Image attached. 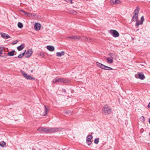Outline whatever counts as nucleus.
I'll list each match as a JSON object with an SVG mask.
<instances>
[{
	"label": "nucleus",
	"instance_id": "nucleus-19",
	"mask_svg": "<svg viewBox=\"0 0 150 150\" xmlns=\"http://www.w3.org/2000/svg\"><path fill=\"white\" fill-rule=\"evenodd\" d=\"M25 46L23 44H21L17 47V49L18 51L22 50L24 47Z\"/></svg>",
	"mask_w": 150,
	"mask_h": 150
},
{
	"label": "nucleus",
	"instance_id": "nucleus-16",
	"mask_svg": "<svg viewBox=\"0 0 150 150\" xmlns=\"http://www.w3.org/2000/svg\"><path fill=\"white\" fill-rule=\"evenodd\" d=\"M139 8L137 7L134 12V15H138L139 11Z\"/></svg>",
	"mask_w": 150,
	"mask_h": 150
},
{
	"label": "nucleus",
	"instance_id": "nucleus-23",
	"mask_svg": "<svg viewBox=\"0 0 150 150\" xmlns=\"http://www.w3.org/2000/svg\"><path fill=\"white\" fill-rule=\"evenodd\" d=\"M15 51L14 50H13L10 52H9L8 53V55L10 56H12L14 55V53Z\"/></svg>",
	"mask_w": 150,
	"mask_h": 150
},
{
	"label": "nucleus",
	"instance_id": "nucleus-40",
	"mask_svg": "<svg viewBox=\"0 0 150 150\" xmlns=\"http://www.w3.org/2000/svg\"><path fill=\"white\" fill-rule=\"evenodd\" d=\"M142 120H143V121H144V116H142Z\"/></svg>",
	"mask_w": 150,
	"mask_h": 150
},
{
	"label": "nucleus",
	"instance_id": "nucleus-36",
	"mask_svg": "<svg viewBox=\"0 0 150 150\" xmlns=\"http://www.w3.org/2000/svg\"><path fill=\"white\" fill-rule=\"evenodd\" d=\"M66 1L67 2H70L71 4H72V0H64Z\"/></svg>",
	"mask_w": 150,
	"mask_h": 150
},
{
	"label": "nucleus",
	"instance_id": "nucleus-39",
	"mask_svg": "<svg viewBox=\"0 0 150 150\" xmlns=\"http://www.w3.org/2000/svg\"><path fill=\"white\" fill-rule=\"evenodd\" d=\"M20 11L24 13L25 14L26 13V12L23 10H20Z\"/></svg>",
	"mask_w": 150,
	"mask_h": 150
},
{
	"label": "nucleus",
	"instance_id": "nucleus-14",
	"mask_svg": "<svg viewBox=\"0 0 150 150\" xmlns=\"http://www.w3.org/2000/svg\"><path fill=\"white\" fill-rule=\"evenodd\" d=\"M44 108L45 109V111L44 112V114L43 115V116L46 115L47 112L49 110V107L48 106H46V105L44 106Z\"/></svg>",
	"mask_w": 150,
	"mask_h": 150
},
{
	"label": "nucleus",
	"instance_id": "nucleus-44",
	"mask_svg": "<svg viewBox=\"0 0 150 150\" xmlns=\"http://www.w3.org/2000/svg\"><path fill=\"white\" fill-rule=\"evenodd\" d=\"M149 124H150V118H149Z\"/></svg>",
	"mask_w": 150,
	"mask_h": 150
},
{
	"label": "nucleus",
	"instance_id": "nucleus-6",
	"mask_svg": "<svg viewBox=\"0 0 150 150\" xmlns=\"http://www.w3.org/2000/svg\"><path fill=\"white\" fill-rule=\"evenodd\" d=\"M92 138V135H88L86 137V143L88 145H90L92 142L91 139Z\"/></svg>",
	"mask_w": 150,
	"mask_h": 150
},
{
	"label": "nucleus",
	"instance_id": "nucleus-20",
	"mask_svg": "<svg viewBox=\"0 0 150 150\" xmlns=\"http://www.w3.org/2000/svg\"><path fill=\"white\" fill-rule=\"evenodd\" d=\"M64 54V51H62L61 52H57L56 53V55L57 56L60 57Z\"/></svg>",
	"mask_w": 150,
	"mask_h": 150
},
{
	"label": "nucleus",
	"instance_id": "nucleus-2",
	"mask_svg": "<svg viewBox=\"0 0 150 150\" xmlns=\"http://www.w3.org/2000/svg\"><path fill=\"white\" fill-rule=\"evenodd\" d=\"M109 33L114 37L117 38L119 36V33L116 30H109Z\"/></svg>",
	"mask_w": 150,
	"mask_h": 150
},
{
	"label": "nucleus",
	"instance_id": "nucleus-25",
	"mask_svg": "<svg viewBox=\"0 0 150 150\" xmlns=\"http://www.w3.org/2000/svg\"><path fill=\"white\" fill-rule=\"evenodd\" d=\"M106 60L108 63H112L113 62V60L109 57L107 58Z\"/></svg>",
	"mask_w": 150,
	"mask_h": 150
},
{
	"label": "nucleus",
	"instance_id": "nucleus-42",
	"mask_svg": "<svg viewBox=\"0 0 150 150\" xmlns=\"http://www.w3.org/2000/svg\"><path fill=\"white\" fill-rule=\"evenodd\" d=\"M148 107L149 108H150V102L149 103L148 105Z\"/></svg>",
	"mask_w": 150,
	"mask_h": 150
},
{
	"label": "nucleus",
	"instance_id": "nucleus-5",
	"mask_svg": "<svg viewBox=\"0 0 150 150\" xmlns=\"http://www.w3.org/2000/svg\"><path fill=\"white\" fill-rule=\"evenodd\" d=\"M57 82L60 83H69L70 82V81L67 80L64 78H57Z\"/></svg>",
	"mask_w": 150,
	"mask_h": 150
},
{
	"label": "nucleus",
	"instance_id": "nucleus-22",
	"mask_svg": "<svg viewBox=\"0 0 150 150\" xmlns=\"http://www.w3.org/2000/svg\"><path fill=\"white\" fill-rule=\"evenodd\" d=\"M111 2L113 4H119L120 2V1L119 0H111Z\"/></svg>",
	"mask_w": 150,
	"mask_h": 150
},
{
	"label": "nucleus",
	"instance_id": "nucleus-8",
	"mask_svg": "<svg viewBox=\"0 0 150 150\" xmlns=\"http://www.w3.org/2000/svg\"><path fill=\"white\" fill-rule=\"evenodd\" d=\"M32 52H33L32 50L29 49L28 50L25 55V58H28L30 57L32 54Z\"/></svg>",
	"mask_w": 150,
	"mask_h": 150
},
{
	"label": "nucleus",
	"instance_id": "nucleus-1",
	"mask_svg": "<svg viewBox=\"0 0 150 150\" xmlns=\"http://www.w3.org/2000/svg\"><path fill=\"white\" fill-rule=\"evenodd\" d=\"M21 72L25 79L27 80H35V78L27 74L25 72L22 70L21 71Z\"/></svg>",
	"mask_w": 150,
	"mask_h": 150
},
{
	"label": "nucleus",
	"instance_id": "nucleus-3",
	"mask_svg": "<svg viewBox=\"0 0 150 150\" xmlns=\"http://www.w3.org/2000/svg\"><path fill=\"white\" fill-rule=\"evenodd\" d=\"M111 112V110L109 108L108 105H105L103 109V112L105 114H109Z\"/></svg>",
	"mask_w": 150,
	"mask_h": 150
},
{
	"label": "nucleus",
	"instance_id": "nucleus-4",
	"mask_svg": "<svg viewBox=\"0 0 150 150\" xmlns=\"http://www.w3.org/2000/svg\"><path fill=\"white\" fill-rule=\"evenodd\" d=\"M144 16H142L141 18L140 21L137 20L136 21V22L135 23V25L136 28H138L140 25L142 24L144 21Z\"/></svg>",
	"mask_w": 150,
	"mask_h": 150
},
{
	"label": "nucleus",
	"instance_id": "nucleus-17",
	"mask_svg": "<svg viewBox=\"0 0 150 150\" xmlns=\"http://www.w3.org/2000/svg\"><path fill=\"white\" fill-rule=\"evenodd\" d=\"M138 20V15H134L132 21H136Z\"/></svg>",
	"mask_w": 150,
	"mask_h": 150
},
{
	"label": "nucleus",
	"instance_id": "nucleus-38",
	"mask_svg": "<svg viewBox=\"0 0 150 150\" xmlns=\"http://www.w3.org/2000/svg\"><path fill=\"white\" fill-rule=\"evenodd\" d=\"M135 77L136 78H139V74H136L135 75Z\"/></svg>",
	"mask_w": 150,
	"mask_h": 150
},
{
	"label": "nucleus",
	"instance_id": "nucleus-45",
	"mask_svg": "<svg viewBox=\"0 0 150 150\" xmlns=\"http://www.w3.org/2000/svg\"><path fill=\"white\" fill-rule=\"evenodd\" d=\"M33 71V70H31V72H32Z\"/></svg>",
	"mask_w": 150,
	"mask_h": 150
},
{
	"label": "nucleus",
	"instance_id": "nucleus-24",
	"mask_svg": "<svg viewBox=\"0 0 150 150\" xmlns=\"http://www.w3.org/2000/svg\"><path fill=\"white\" fill-rule=\"evenodd\" d=\"M69 13L72 14L73 15H75L77 14V12L73 10H69Z\"/></svg>",
	"mask_w": 150,
	"mask_h": 150
},
{
	"label": "nucleus",
	"instance_id": "nucleus-7",
	"mask_svg": "<svg viewBox=\"0 0 150 150\" xmlns=\"http://www.w3.org/2000/svg\"><path fill=\"white\" fill-rule=\"evenodd\" d=\"M59 130V129L58 128H49L48 133H51L57 132Z\"/></svg>",
	"mask_w": 150,
	"mask_h": 150
},
{
	"label": "nucleus",
	"instance_id": "nucleus-28",
	"mask_svg": "<svg viewBox=\"0 0 150 150\" xmlns=\"http://www.w3.org/2000/svg\"><path fill=\"white\" fill-rule=\"evenodd\" d=\"M6 145L5 142L4 141H2L0 143V146L2 147H4Z\"/></svg>",
	"mask_w": 150,
	"mask_h": 150
},
{
	"label": "nucleus",
	"instance_id": "nucleus-48",
	"mask_svg": "<svg viewBox=\"0 0 150 150\" xmlns=\"http://www.w3.org/2000/svg\"><path fill=\"white\" fill-rule=\"evenodd\" d=\"M137 30H139V29H138Z\"/></svg>",
	"mask_w": 150,
	"mask_h": 150
},
{
	"label": "nucleus",
	"instance_id": "nucleus-46",
	"mask_svg": "<svg viewBox=\"0 0 150 150\" xmlns=\"http://www.w3.org/2000/svg\"><path fill=\"white\" fill-rule=\"evenodd\" d=\"M18 57H14L15 58H16Z\"/></svg>",
	"mask_w": 150,
	"mask_h": 150
},
{
	"label": "nucleus",
	"instance_id": "nucleus-10",
	"mask_svg": "<svg viewBox=\"0 0 150 150\" xmlns=\"http://www.w3.org/2000/svg\"><path fill=\"white\" fill-rule=\"evenodd\" d=\"M80 40L82 41H87L88 42H91V40L90 38H88L84 36H83L82 38H81Z\"/></svg>",
	"mask_w": 150,
	"mask_h": 150
},
{
	"label": "nucleus",
	"instance_id": "nucleus-21",
	"mask_svg": "<svg viewBox=\"0 0 150 150\" xmlns=\"http://www.w3.org/2000/svg\"><path fill=\"white\" fill-rule=\"evenodd\" d=\"M103 69H104L107 70H114L112 68L105 65L104 66V68H103Z\"/></svg>",
	"mask_w": 150,
	"mask_h": 150
},
{
	"label": "nucleus",
	"instance_id": "nucleus-12",
	"mask_svg": "<svg viewBox=\"0 0 150 150\" xmlns=\"http://www.w3.org/2000/svg\"><path fill=\"white\" fill-rule=\"evenodd\" d=\"M138 74H139V78L140 79L143 80L145 78V76L143 72H138Z\"/></svg>",
	"mask_w": 150,
	"mask_h": 150
},
{
	"label": "nucleus",
	"instance_id": "nucleus-29",
	"mask_svg": "<svg viewBox=\"0 0 150 150\" xmlns=\"http://www.w3.org/2000/svg\"><path fill=\"white\" fill-rule=\"evenodd\" d=\"M26 52V50H25V51L22 54H20L18 56V57L19 58H21L25 54V52Z\"/></svg>",
	"mask_w": 150,
	"mask_h": 150
},
{
	"label": "nucleus",
	"instance_id": "nucleus-35",
	"mask_svg": "<svg viewBox=\"0 0 150 150\" xmlns=\"http://www.w3.org/2000/svg\"><path fill=\"white\" fill-rule=\"evenodd\" d=\"M57 82V78L54 79L52 81V83H55Z\"/></svg>",
	"mask_w": 150,
	"mask_h": 150
},
{
	"label": "nucleus",
	"instance_id": "nucleus-18",
	"mask_svg": "<svg viewBox=\"0 0 150 150\" xmlns=\"http://www.w3.org/2000/svg\"><path fill=\"white\" fill-rule=\"evenodd\" d=\"M96 65L98 67H99L102 69H103V68H104L105 65L98 62H96Z\"/></svg>",
	"mask_w": 150,
	"mask_h": 150
},
{
	"label": "nucleus",
	"instance_id": "nucleus-15",
	"mask_svg": "<svg viewBox=\"0 0 150 150\" xmlns=\"http://www.w3.org/2000/svg\"><path fill=\"white\" fill-rule=\"evenodd\" d=\"M47 48L48 50L51 52L54 51V47L52 46H47Z\"/></svg>",
	"mask_w": 150,
	"mask_h": 150
},
{
	"label": "nucleus",
	"instance_id": "nucleus-26",
	"mask_svg": "<svg viewBox=\"0 0 150 150\" xmlns=\"http://www.w3.org/2000/svg\"><path fill=\"white\" fill-rule=\"evenodd\" d=\"M109 55L110 56V58L113 59L115 56V55L114 53H110L109 54Z\"/></svg>",
	"mask_w": 150,
	"mask_h": 150
},
{
	"label": "nucleus",
	"instance_id": "nucleus-34",
	"mask_svg": "<svg viewBox=\"0 0 150 150\" xmlns=\"http://www.w3.org/2000/svg\"><path fill=\"white\" fill-rule=\"evenodd\" d=\"M25 15H26L28 16H31V14L30 13L27 12H26Z\"/></svg>",
	"mask_w": 150,
	"mask_h": 150
},
{
	"label": "nucleus",
	"instance_id": "nucleus-43",
	"mask_svg": "<svg viewBox=\"0 0 150 150\" xmlns=\"http://www.w3.org/2000/svg\"><path fill=\"white\" fill-rule=\"evenodd\" d=\"M44 129H42V133L44 132Z\"/></svg>",
	"mask_w": 150,
	"mask_h": 150
},
{
	"label": "nucleus",
	"instance_id": "nucleus-47",
	"mask_svg": "<svg viewBox=\"0 0 150 150\" xmlns=\"http://www.w3.org/2000/svg\"><path fill=\"white\" fill-rule=\"evenodd\" d=\"M1 56L2 57H3V56H1V55H0V57Z\"/></svg>",
	"mask_w": 150,
	"mask_h": 150
},
{
	"label": "nucleus",
	"instance_id": "nucleus-31",
	"mask_svg": "<svg viewBox=\"0 0 150 150\" xmlns=\"http://www.w3.org/2000/svg\"><path fill=\"white\" fill-rule=\"evenodd\" d=\"M43 129H44V132L48 133L49 128H44L43 127Z\"/></svg>",
	"mask_w": 150,
	"mask_h": 150
},
{
	"label": "nucleus",
	"instance_id": "nucleus-33",
	"mask_svg": "<svg viewBox=\"0 0 150 150\" xmlns=\"http://www.w3.org/2000/svg\"><path fill=\"white\" fill-rule=\"evenodd\" d=\"M43 127H40L38 129V130L40 132L42 133V129H43Z\"/></svg>",
	"mask_w": 150,
	"mask_h": 150
},
{
	"label": "nucleus",
	"instance_id": "nucleus-30",
	"mask_svg": "<svg viewBox=\"0 0 150 150\" xmlns=\"http://www.w3.org/2000/svg\"><path fill=\"white\" fill-rule=\"evenodd\" d=\"M18 26L20 28H21L23 27V24L20 22H18Z\"/></svg>",
	"mask_w": 150,
	"mask_h": 150
},
{
	"label": "nucleus",
	"instance_id": "nucleus-27",
	"mask_svg": "<svg viewBox=\"0 0 150 150\" xmlns=\"http://www.w3.org/2000/svg\"><path fill=\"white\" fill-rule=\"evenodd\" d=\"M5 49L4 48L0 47V54H2L3 52H5Z\"/></svg>",
	"mask_w": 150,
	"mask_h": 150
},
{
	"label": "nucleus",
	"instance_id": "nucleus-37",
	"mask_svg": "<svg viewBox=\"0 0 150 150\" xmlns=\"http://www.w3.org/2000/svg\"><path fill=\"white\" fill-rule=\"evenodd\" d=\"M18 42V41L17 40H15L14 41H13V43H12L11 44L13 45H15V44H16Z\"/></svg>",
	"mask_w": 150,
	"mask_h": 150
},
{
	"label": "nucleus",
	"instance_id": "nucleus-32",
	"mask_svg": "<svg viewBox=\"0 0 150 150\" xmlns=\"http://www.w3.org/2000/svg\"><path fill=\"white\" fill-rule=\"evenodd\" d=\"M99 139L98 138H96L94 141V142L95 144H97L99 142Z\"/></svg>",
	"mask_w": 150,
	"mask_h": 150
},
{
	"label": "nucleus",
	"instance_id": "nucleus-13",
	"mask_svg": "<svg viewBox=\"0 0 150 150\" xmlns=\"http://www.w3.org/2000/svg\"><path fill=\"white\" fill-rule=\"evenodd\" d=\"M68 38L72 39L74 40H80L81 38V37L79 36H73L72 37H67Z\"/></svg>",
	"mask_w": 150,
	"mask_h": 150
},
{
	"label": "nucleus",
	"instance_id": "nucleus-41",
	"mask_svg": "<svg viewBox=\"0 0 150 150\" xmlns=\"http://www.w3.org/2000/svg\"><path fill=\"white\" fill-rule=\"evenodd\" d=\"M62 91L64 92V93H66V90L64 89H62Z\"/></svg>",
	"mask_w": 150,
	"mask_h": 150
},
{
	"label": "nucleus",
	"instance_id": "nucleus-11",
	"mask_svg": "<svg viewBox=\"0 0 150 150\" xmlns=\"http://www.w3.org/2000/svg\"><path fill=\"white\" fill-rule=\"evenodd\" d=\"M1 37L4 39H8L10 38L9 35L5 33H1Z\"/></svg>",
	"mask_w": 150,
	"mask_h": 150
},
{
	"label": "nucleus",
	"instance_id": "nucleus-9",
	"mask_svg": "<svg viewBox=\"0 0 150 150\" xmlns=\"http://www.w3.org/2000/svg\"><path fill=\"white\" fill-rule=\"evenodd\" d=\"M34 28L35 30H40V25L38 23H35Z\"/></svg>",
	"mask_w": 150,
	"mask_h": 150
}]
</instances>
